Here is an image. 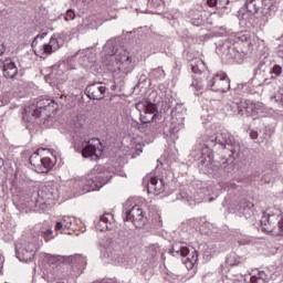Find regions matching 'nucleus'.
Segmentation results:
<instances>
[{"label": "nucleus", "instance_id": "f257e3e1", "mask_svg": "<svg viewBox=\"0 0 283 283\" xmlns=\"http://www.w3.org/2000/svg\"><path fill=\"white\" fill-rule=\"evenodd\" d=\"M107 50L111 51L108 52L109 60L106 65L108 66V71L113 73L114 78L120 81L134 72V63L129 53L122 51L119 54H116L118 52L116 50V40H108L106 42L104 52H107Z\"/></svg>", "mask_w": 283, "mask_h": 283}, {"label": "nucleus", "instance_id": "f03ea898", "mask_svg": "<svg viewBox=\"0 0 283 283\" xmlns=\"http://www.w3.org/2000/svg\"><path fill=\"white\" fill-rule=\"evenodd\" d=\"M57 112L59 104L54 99L42 98L36 105L24 106L22 120L31 125L32 123L48 125V123H52V114H56Z\"/></svg>", "mask_w": 283, "mask_h": 283}, {"label": "nucleus", "instance_id": "7ed1b4c3", "mask_svg": "<svg viewBox=\"0 0 283 283\" xmlns=\"http://www.w3.org/2000/svg\"><path fill=\"white\" fill-rule=\"evenodd\" d=\"M203 140L206 147H216V145H220L223 149H228L231 151L230 156H232V158H238L240 156V149H242L240 142L227 129L216 132L211 128H207L206 134L203 135Z\"/></svg>", "mask_w": 283, "mask_h": 283}, {"label": "nucleus", "instance_id": "20e7f679", "mask_svg": "<svg viewBox=\"0 0 283 283\" xmlns=\"http://www.w3.org/2000/svg\"><path fill=\"white\" fill-rule=\"evenodd\" d=\"M112 180V176H96L92 178H80L74 181V188L78 191L80 195L90 193V191H99Z\"/></svg>", "mask_w": 283, "mask_h": 283}, {"label": "nucleus", "instance_id": "39448f33", "mask_svg": "<svg viewBox=\"0 0 283 283\" xmlns=\"http://www.w3.org/2000/svg\"><path fill=\"white\" fill-rule=\"evenodd\" d=\"M233 167V163H229V159L222 161L221 165L213 161V153L210 149H207V154L203 155L199 161V169L203 174H213V171H218L219 169H223L227 174H231Z\"/></svg>", "mask_w": 283, "mask_h": 283}, {"label": "nucleus", "instance_id": "423d86ee", "mask_svg": "<svg viewBox=\"0 0 283 283\" xmlns=\"http://www.w3.org/2000/svg\"><path fill=\"white\" fill-rule=\"evenodd\" d=\"M139 111L140 123L146 124L150 129H154V122L158 120V105L149 99H143L135 105Z\"/></svg>", "mask_w": 283, "mask_h": 283}, {"label": "nucleus", "instance_id": "0eeeda50", "mask_svg": "<svg viewBox=\"0 0 283 283\" xmlns=\"http://www.w3.org/2000/svg\"><path fill=\"white\" fill-rule=\"evenodd\" d=\"M101 139L92 138L84 142H75L73 147L77 154H82L83 158H101L103 156V149L99 147Z\"/></svg>", "mask_w": 283, "mask_h": 283}, {"label": "nucleus", "instance_id": "6e6552de", "mask_svg": "<svg viewBox=\"0 0 283 283\" xmlns=\"http://www.w3.org/2000/svg\"><path fill=\"white\" fill-rule=\"evenodd\" d=\"M262 230L274 238H283V214H263L261 218Z\"/></svg>", "mask_w": 283, "mask_h": 283}, {"label": "nucleus", "instance_id": "1a4fd4ad", "mask_svg": "<svg viewBox=\"0 0 283 283\" xmlns=\"http://www.w3.org/2000/svg\"><path fill=\"white\" fill-rule=\"evenodd\" d=\"M46 34L48 33H42L36 35L33 42L31 43L34 54L36 56H40V59H45V56H50V54H53V52H56V50L61 48V45L59 44V40L54 36H51L49 43L36 45V40L45 39Z\"/></svg>", "mask_w": 283, "mask_h": 283}, {"label": "nucleus", "instance_id": "9d476101", "mask_svg": "<svg viewBox=\"0 0 283 283\" xmlns=\"http://www.w3.org/2000/svg\"><path fill=\"white\" fill-rule=\"evenodd\" d=\"M206 90L221 93L229 92V90H231V80H229L227 73L218 72L210 80H208Z\"/></svg>", "mask_w": 283, "mask_h": 283}, {"label": "nucleus", "instance_id": "9b49d317", "mask_svg": "<svg viewBox=\"0 0 283 283\" xmlns=\"http://www.w3.org/2000/svg\"><path fill=\"white\" fill-rule=\"evenodd\" d=\"M59 200V187L54 182L45 184L38 191L36 205H54Z\"/></svg>", "mask_w": 283, "mask_h": 283}, {"label": "nucleus", "instance_id": "f8f14e48", "mask_svg": "<svg viewBox=\"0 0 283 283\" xmlns=\"http://www.w3.org/2000/svg\"><path fill=\"white\" fill-rule=\"evenodd\" d=\"M124 221L132 222L136 229H143L147 224V217H145L143 208L135 205L132 209L125 211Z\"/></svg>", "mask_w": 283, "mask_h": 283}, {"label": "nucleus", "instance_id": "ddd939ff", "mask_svg": "<svg viewBox=\"0 0 283 283\" xmlns=\"http://www.w3.org/2000/svg\"><path fill=\"white\" fill-rule=\"evenodd\" d=\"M234 42L240 52L241 61H244V56H249L253 52V43H251V36L244 33L234 34Z\"/></svg>", "mask_w": 283, "mask_h": 283}, {"label": "nucleus", "instance_id": "4468645a", "mask_svg": "<svg viewBox=\"0 0 283 283\" xmlns=\"http://www.w3.org/2000/svg\"><path fill=\"white\" fill-rule=\"evenodd\" d=\"M15 255L20 262H30L34 260L36 255V245L32 242H29L24 248L21 245V242L15 243Z\"/></svg>", "mask_w": 283, "mask_h": 283}, {"label": "nucleus", "instance_id": "2eb2a0df", "mask_svg": "<svg viewBox=\"0 0 283 283\" xmlns=\"http://www.w3.org/2000/svg\"><path fill=\"white\" fill-rule=\"evenodd\" d=\"M105 92H107V86L101 82H95L86 86L84 94L91 101H103L105 98Z\"/></svg>", "mask_w": 283, "mask_h": 283}, {"label": "nucleus", "instance_id": "dca6fc26", "mask_svg": "<svg viewBox=\"0 0 283 283\" xmlns=\"http://www.w3.org/2000/svg\"><path fill=\"white\" fill-rule=\"evenodd\" d=\"M191 71L195 75H192V78L197 81L196 84H191L190 87H196L197 92H201L202 84H200V81H202V74H205V62L202 60H195L191 62Z\"/></svg>", "mask_w": 283, "mask_h": 283}, {"label": "nucleus", "instance_id": "f3484780", "mask_svg": "<svg viewBox=\"0 0 283 283\" xmlns=\"http://www.w3.org/2000/svg\"><path fill=\"white\" fill-rule=\"evenodd\" d=\"M221 50L227 59H232V61H235V63H242V55L240 54V50L235 45V41L231 43V41L227 40L222 44Z\"/></svg>", "mask_w": 283, "mask_h": 283}, {"label": "nucleus", "instance_id": "a211bd4d", "mask_svg": "<svg viewBox=\"0 0 283 283\" xmlns=\"http://www.w3.org/2000/svg\"><path fill=\"white\" fill-rule=\"evenodd\" d=\"M243 109H245L247 116H260L266 112L262 102H253L251 99H245Z\"/></svg>", "mask_w": 283, "mask_h": 283}, {"label": "nucleus", "instance_id": "6ab92c4d", "mask_svg": "<svg viewBox=\"0 0 283 283\" xmlns=\"http://www.w3.org/2000/svg\"><path fill=\"white\" fill-rule=\"evenodd\" d=\"M234 212L239 216H244L247 219L251 218L253 216V202L247 200L240 201L235 206Z\"/></svg>", "mask_w": 283, "mask_h": 283}, {"label": "nucleus", "instance_id": "aec40b11", "mask_svg": "<svg viewBox=\"0 0 283 283\" xmlns=\"http://www.w3.org/2000/svg\"><path fill=\"white\" fill-rule=\"evenodd\" d=\"M165 179H159L156 177H151L148 182V193H155V196H160L163 191H165Z\"/></svg>", "mask_w": 283, "mask_h": 283}, {"label": "nucleus", "instance_id": "412c9836", "mask_svg": "<svg viewBox=\"0 0 283 283\" xmlns=\"http://www.w3.org/2000/svg\"><path fill=\"white\" fill-rule=\"evenodd\" d=\"M65 262L71 264L73 268L78 269L80 271L87 266V259L81 254L67 256Z\"/></svg>", "mask_w": 283, "mask_h": 283}, {"label": "nucleus", "instance_id": "4be33fe9", "mask_svg": "<svg viewBox=\"0 0 283 283\" xmlns=\"http://www.w3.org/2000/svg\"><path fill=\"white\" fill-rule=\"evenodd\" d=\"M2 70L6 78H14L19 74V69H17V64L12 60L4 61Z\"/></svg>", "mask_w": 283, "mask_h": 283}, {"label": "nucleus", "instance_id": "5701e85b", "mask_svg": "<svg viewBox=\"0 0 283 283\" xmlns=\"http://www.w3.org/2000/svg\"><path fill=\"white\" fill-rule=\"evenodd\" d=\"M185 127V114L181 112L175 113L171 117L172 132H180Z\"/></svg>", "mask_w": 283, "mask_h": 283}, {"label": "nucleus", "instance_id": "b1692460", "mask_svg": "<svg viewBox=\"0 0 283 283\" xmlns=\"http://www.w3.org/2000/svg\"><path fill=\"white\" fill-rule=\"evenodd\" d=\"M80 55L78 63L82 67H90L94 63V53L80 51L76 53V56Z\"/></svg>", "mask_w": 283, "mask_h": 283}, {"label": "nucleus", "instance_id": "393cba45", "mask_svg": "<svg viewBox=\"0 0 283 283\" xmlns=\"http://www.w3.org/2000/svg\"><path fill=\"white\" fill-rule=\"evenodd\" d=\"M132 127L135 129H138V132H142L146 136H155L156 134V127H153L151 129L143 122L138 123V120L132 119Z\"/></svg>", "mask_w": 283, "mask_h": 283}, {"label": "nucleus", "instance_id": "a878e982", "mask_svg": "<svg viewBox=\"0 0 283 283\" xmlns=\"http://www.w3.org/2000/svg\"><path fill=\"white\" fill-rule=\"evenodd\" d=\"M228 112H231L230 114H238L239 116H244V109H243V103L240 99H237L235 102H230L226 106Z\"/></svg>", "mask_w": 283, "mask_h": 283}, {"label": "nucleus", "instance_id": "bb28decb", "mask_svg": "<svg viewBox=\"0 0 283 283\" xmlns=\"http://www.w3.org/2000/svg\"><path fill=\"white\" fill-rule=\"evenodd\" d=\"M99 221H101L99 226L102 227L101 231H109V229H112V222H114V214L106 212L99 218Z\"/></svg>", "mask_w": 283, "mask_h": 283}, {"label": "nucleus", "instance_id": "cd10ccee", "mask_svg": "<svg viewBox=\"0 0 283 283\" xmlns=\"http://www.w3.org/2000/svg\"><path fill=\"white\" fill-rule=\"evenodd\" d=\"M251 283H268L269 274L264 271H253L250 277Z\"/></svg>", "mask_w": 283, "mask_h": 283}, {"label": "nucleus", "instance_id": "c85d7f7f", "mask_svg": "<svg viewBox=\"0 0 283 283\" xmlns=\"http://www.w3.org/2000/svg\"><path fill=\"white\" fill-rule=\"evenodd\" d=\"M262 0H247L245 8L250 14H258L260 9L262 8Z\"/></svg>", "mask_w": 283, "mask_h": 283}, {"label": "nucleus", "instance_id": "c756f323", "mask_svg": "<svg viewBox=\"0 0 283 283\" xmlns=\"http://www.w3.org/2000/svg\"><path fill=\"white\" fill-rule=\"evenodd\" d=\"M170 255H181V258H186V255H189V248L175 243L172 245V249L169 250Z\"/></svg>", "mask_w": 283, "mask_h": 283}, {"label": "nucleus", "instance_id": "7c9ffc66", "mask_svg": "<svg viewBox=\"0 0 283 283\" xmlns=\"http://www.w3.org/2000/svg\"><path fill=\"white\" fill-rule=\"evenodd\" d=\"M39 160L40 164L36 167L39 168L40 174H48L52 168V159H50V157H44Z\"/></svg>", "mask_w": 283, "mask_h": 283}, {"label": "nucleus", "instance_id": "2f4dec72", "mask_svg": "<svg viewBox=\"0 0 283 283\" xmlns=\"http://www.w3.org/2000/svg\"><path fill=\"white\" fill-rule=\"evenodd\" d=\"M271 103L277 105V107H283V88L279 87L276 92L270 96Z\"/></svg>", "mask_w": 283, "mask_h": 283}, {"label": "nucleus", "instance_id": "473e14b6", "mask_svg": "<svg viewBox=\"0 0 283 283\" xmlns=\"http://www.w3.org/2000/svg\"><path fill=\"white\" fill-rule=\"evenodd\" d=\"M192 25L200 27L202 25V12L199 10H195L190 13Z\"/></svg>", "mask_w": 283, "mask_h": 283}, {"label": "nucleus", "instance_id": "72a5a7b5", "mask_svg": "<svg viewBox=\"0 0 283 283\" xmlns=\"http://www.w3.org/2000/svg\"><path fill=\"white\" fill-rule=\"evenodd\" d=\"M242 258L238 256L235 252L230 253L229 256L226 259V262L227 264H229V266H238V264H240Z\"/></svg>", "mask_w": 283, "mask_h": 283}, {"label": "nucleus", "instance_id": "f704fd0d", "mask_svg": "<svg viewBox=\"0 0 283 283\" xmlns=\"http://www.w3.org/2000/svg\"><path fill=\"white\" fill-rule=\"evenodd\" d=\"M198 262V251L193 250L191 254L186 259L187 269H193V265Z\"/></svg>", "mask_w": 283, "mask_h": 283}, {"label": "nucleus", "instance_id": "c9c22d12", "mask_svg": "<svg viewBox=\"0 0 283 283\" xmlns=\"http://www.w3.org/2000/svg\"><path fill=\"white\" fill-rule=\"evenodd\" d=\"M207 149H209V148H206V151L202 150V148L191 150L190 158H193V160L201 161L202 160V156L207 155Z\"/></svg>", "mask_w": 283, "mask_h": 283}, {"label": "nucleus", "instance_id": "e433bc0d", "mask_svg": "<svg viewBox=\"0 0 283 283\" xmlns=\"http://www.w3.org/2000/svg\"><path fill=\"white\" fill-rule=\"evenodd\" d=\"M122 262L126 266L132 268V266H134V264H136L138 262V259L136 258L135 254H126Z\"/></svg>", "mask_w": 283, "mask_h": 283}, {"label": "nucleus", "instance_id": "4c0bfd02", "mask_svg": "<svg viewBox=\"0 0 283 283\" xmlns=\"http://www.w3.org/2000/svg\"><path fill=\"white\" fill-rule=\"evenodd\" d=\"M207 3L209 8H224V6H228L229 0H207Z\"/></svg>", "mask_w": 283, "mask_h": 283}, {"label": "nucleus", "instance_id": "58836bf2", "mask_svg": "<svg viewBox=\"0 0 283 283\" xmlns=\"http://www.w3.org/2000/svg\"><path fill=\"white\" fill-rule=\"evenodd\" d=\"M41 157H39V151L33 153L30 158H29V163L30 165H32L33 167H38L40 164Z\"/></svg>", "mask_w": 283, "mask_h": 283}, {"label": "nucleus", "instance_id": "ea45409f", "mask_svg": "<svg viewBox=\"0 0 283 283\" xmlns=\"http://www.w3.org/2000/svg\"><path fill=\"white\" fill-rule=\"evenodd\" d=\"M46 229H48V227H45V224L38 223L33 228V233H36L38 235H42V238H43V231H46Z\"/></svg>", "mask_w": 283, "mask_h": 283}, {"label": "nucleus", "instance_id": "a19ab883", "mask_svg": "<svg viewBox=\"0 0 283 283\" xmlns=\"http://www.w3.org/2000/svg\"><path fill=\"white\" fill-rule=\"evenodd\" d=\"M75 127L81 128L85 125V115L80 114L75 117L74 122Z\"/></svg>", "mask_w": 283, "mask_h": 283}, {"label": "nucleus", "instance_id": "79ce46f5", "mask_svg": "<svg viewBox=\"0 0 283 283\" xmlns=\"http://www.w3.org/2000/svg\"><path fill=\"white\" fill-rule=\"evenodd\" d=\"M76 19V13L73 9H69L64 14V21H74Z\"/></svg>", "mask_w": 283, "mask_h": 283}, {"label": "nucleus", "instance_id": "37998d69", "mask_svg": "<svg viewBox=\"0 0 283 283\" xmlns=\"http://www.w3.org/2000/svg\"><path fill=\"white\" fill-rule=\"evenodd\" d=\"M42 233H43V238H44L45 242H48V241L52 240V238H53L52 235H53L54 231H52V228H46V230L42 231Z\"/></svg>", "mask_w": 283, "mask_h": 283}, {"label": "nucleus", "instance_id": "c03bdc74", "mask_svg": "<svg viewBox=\"0 0 283 283\" xmlns=\"http://www.w3.org/2000/svg\"><path fill=\"white\" fill-rule=\"evenodd\" d=\"M270 74H272L274 76H280V74H282V66H280L279 64L274 65L271 69Z\"/></svg>", "mask_w": 283, "mask_h": 283}, {"label": "nucleus", "instance_id": "a18cd8bd", "mask_svg": "<svg viewBox=\"0 0 283 283\" xmlns=\"http://www.w3.org/2000/svg\"><path fill=\"white\" fill-rule=\"evenodd\" d=\"M62 222L64 223V229H70L72 227V218L64 217Z\"/></svg>", "mask_w": 283, "mask_h": 283}, {"label": "nucleus", "instance_id": "49530a36", "mask_svg": "<svg viewBox=\"0 0 283 283\" xmlns=\"http://www.w3.org/2000/svg\"><path fill=\"white\" fill-rule=\"evenodd\" d=\"M142 154H143V146L138 144L135 148V153H133V158H135V156H140Z\"/></svg>", "mask_w": 283, "mask_h": 283}, {"label": "nucleus", "instance_id": "de8ad7c7", "mask_svg": "<svg viewBox=\"0 0 283 283\" xmlns=\"http://www.w3.org/2000/svg\"><path fill=\"white\" fill-rule=\"evenodd\" d=\"M211 258H213V254H211V251L209 249H207L206 251H203V259L209 262V260H211Z\"/></svg>", "mask_w": 283, "mask_h": 283}, {"label": "nucleus", "instance_id": "09e8293b", "mask_svg": "<svg viewBox=\"0 0 283 283\" xmlns=\"http://www.w3.org/2000/svg\"><path fill=\"white\" fill-rule=\"evenodd\" d=\"M153 74H158V77L165 76V71L163 70V67H157L153 70Z\"/></svg>", "mask_w": 283, "mask_h": 283}, {"label": "nucleus", "instance_id": "8fccbe9b", "mask_svg": "<svg viewBox=\"0 0 283 283\" xmlns=\"http://www.w3.org/2000/svg\"><path fill=\"white\" fill-rule=\"evenodd\" d=\"M8 105V97L0 95V107Z\"/></svg>", "mask_w": 283, "mask_h": 283}, {"label": "nucleus", "instance_id": "3c124183", "mask_svg": "<svg viewBox=\"0 0 283 283\" xmlns=\"http://www.w3.org/2000/svg\"><path fill=\"white\" fill-rule=\"evenodd\" d=\"M63 227H65L63 221H57L55 224V231H61V229H63Z\"/></svg>", "mask_w": 283, "mask_h": 283}, {"label": "nucleus", "instance_id": "603ef678", "mask_svg": "<svg viewBox=\"0 0 283 283\" xmlns=\"http://www.w3.org/2000/svg\"><path fill=\"white\" fill-rule=\"evenodd\" d=\"M3 262H6V259L0 254V275L3 272Z\"/></svg>", "mask_w": 283, "mask_h": 283}, {"label": "nucleus", "instance_id": "864d4df0", "mask_svg": "<svg viewBox=\"0 0 283 283\" xmlns=\"http://www.w3.org/2000/svg\"><path fill=\"white\" fill-rule=\"evenodd\" d=\"M250 137L252 138V140H255L258 138V132L251 130L250 132Z\"/></svg>", "mask_w": 283, "mask_h": 283}, {"label": "nucleus", "instance_id": "5fc2aeb1", "mask_svg": "<svg viewBox=\"0 0 283 283\" xmlns=\"http://www.w3.org/2000/svg\"><path fill=\"white\" fill-rule=\"evenodd\" d=\"M103 227H105V223H102V226H101V220H99V222H98L97 226H96V229H97L98 231H101V229H103Z\"/></svg>", "mask_w": 283, "mask_h": 283}, {"label": "nucleus", "instance_id": "6e6d98bb", "mask_svg": "<svg viewBox=\"0 0 283 283\" xmlns=\"http://www.w3.org/2000/svg\"><path fill=\"white\" fill-rule=\"evenodd\" d=\"M6 52V46L3 44H0V56Z\"/></svg>", "mask_w": 283, "mask_h": 283}, {"label": "nucleus", "instance_id": "4d7b16f0", "mask_svg": "<svg viewBox=\"0 0 283 283\" xmlns=\"http://www.w3.org/2000/svg\"><path fill=\"white\" fill-rule=\"evenodd\" d=\"M3 166V158L0 157V169Z\"/></svg>", "mask_w": 283, "mask_h": 283}, {"label": "nucleus", "instance_id": "13d9d810", "mask_svg": "<svg viewBox=\"0 0 283 283\" xmlns=\"http://www.w3.org/2000/svg\"><path fill=\"white\" fill-rule=\"evenodd\" d=\"M209 202H213V197L209 198Z\"/></svg>", "mask_w": 283, "mask_h": 283}, {"label": "nucleus", "instance_id": "bf43d9fd", "mask_svg": "<svg viewBox=\"0 0 283 283\" xmlns=\"http://www.w3.org/2000/svg\"><path fill=\"white\" fill-rule=\"evenodd\" d=\"M255 78H258V75H255V76L252 78V81H255Z\"/></svg>", "mask_w": 283, "mask_h": 283}, {"label": "nucleus", "instance_id": "052dcab7", "mask_svg": "<svg viewBox=\"0 0 283 283\" xmlns=\"http://www.w3.org/2000/svg\"><path fill=\"white\" fill-rule=\"evenodd\" d=\"M265 22H269V17H266Z\"/></svg>", "mask_w": 283, "mask_h": 283}, {"label": "nucleus", "instance_id": "680f3d73", "mask_svg": "<svg viewBox=\"0 0 283 283\" xmlns=\"http://www.w3.org/2000/svg\"><path fill=\"white\" fill-rule=\"evenodd\" d=\"M263 83H266V80H264Z\"/></svg>", "mask_w": 283, "mask_h": 283}]
</instances>
